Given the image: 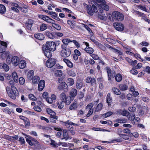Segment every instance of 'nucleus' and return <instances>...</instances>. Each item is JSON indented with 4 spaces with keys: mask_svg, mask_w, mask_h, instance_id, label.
<instances>
[{
    "mask_svg": "<svg viewBox=\"0 0 150 150\" xmlns=\"http://www.w3.org/2000/svg\"><path fill=\"white\" fill-rule=\"evenodd\" d=\"M112 91L117 95H119L120 94V92L119 90L117 88H113L112 89Z\"/></svg>",
    "mask_w": 150,
    "mask_h": 150,
    "instance_id": "nucleus-41",
    "label": "nucleus"
},
{
    "mask_svg": "<svg viewBox=\"0 0 150 150\" xmlns=\"http://www.w3.org/2000/svg\"><path fill=\"white\" fill-rule=\"evenodd\" d=\"M12 63L15 66H17L19 62V59L17 56H14L13 57L12 60Z\"/></svg>",
    "mask_w": 150,
    "mask_h": 150,
    "instance_id": "nucleus-16",
    "label": "nucleus"
},
{
    "mask_svg": "<svg viewBox=\"0 0 150 150\" xmlns=\"http://www.w3.org/2000/svg\"><path fill=\"white\" fill-rule=\"evenodd\" d=\"M54 22H53L52 23H51L52 24V26L54 28H55L57 30H60L61 29V27L60 25H59L56 24L54 23Z\"/></svg>",
    "mask_w": 150,
    "mask_h": 150,
    "instance_id": "nucleus-38",
    "label": "nucleus"
},
{
    "mask_svg": "<svg viewBox=\"0 0 150 150\" xmlns=\"http://www.w3.org/2000/svg\"><path fill=\"white\" fill-rule=\"evenodd\" d=\"M47 25L44 23H42L40 25V29L41 31H43L47 29Z\"/></svg>",
    "mask_w": 150,
    "mask_h": 150,
    "instance_id": "nucleus-46",
    "label": "nucleus"
},
{
    "mask_svg": "<svg viewBox=\"0 0 150 150\" xmlns=\"http://www.w3.org/2000/svg\"><path fill=\"white\" fill-rule=\"evenodd\" d=\"M46 111L47 113L51 116V117L55 119H57V117L56 116V113L50 108H47Z\"/></svg>",
    "mask_w": 150,
    "mask_h": 150,
    "instance_id": "nucleus-15",
    "label": "nucleus"
},
{
    "mask_svg": "<svg viewBox=\"0 0 150 150\" xmlns=\"http://www.w3.org/2000/svg\"><path fill=\"white\" fill-rule=\"evenodd\" d=\"M34 22V21L32 19H28L25 24V28L29 30H31Z\"/></svg>",
    "mask_w": 150,
    "mask_h": 150,
    "instance_id": "nucleus-10",
    "label": "nucleus"
},
{
    "mask_svg": "<svg viewBox=\"0 0 150 150\" xmlns=\"http://www.w3.org/2000/svg\"><path fill=\"white\" fill-rule=\"evenodd\" d=\"M12 76L14 82L17 83L18 81V78L17 73L15 71L13 72Z\"/></svg>",
    "mask_w": 150,
    "mask_h": 150,
    "instance_id": "nucleus-25",
    "label": "nucleus"
},
{
    "mask_svg": "<svg viewBox=\"0 0 150 150\" xmlns=\"http://www.w3.org/2000/svg\"><path fill=\"white\" fill-rule=\"evenodd\" d=\"M19 68L21 69H24L26 65V63L25 61L24 60H21L18 64Z\"/></svg>",
    "mask_w": 150,
    "mask_h": 150,
    "instance_id": "nucleus-24",
    "label": "nucleus"
},
{
    "mask_svg": "<svg viewBox=\"0 0 150 150\" xmlns=\"http://www.w3.org/2000/svg\"><path fill=\"white\" fill-rule=\"evenodd\" d=\"M63 61L69 67L71 68L73 67V65L72 63L69 59L64 58L63 59Z\"/></svg>",
    "mask_w": 150,
    "mask_h": 150,
    "instance_id": "nucleus-23",
    "label": "nucleus"
},
{
    "mask_svg": "<svg viewBox=\"0 0 150 150\" xmlns=\"http://www.w3.org/2000/svg\"><path fill=\"white\" fill-rule=\"evenodd\" d=\"M33 82L34 83H37L40 80V77L37 76H35L32 79Z\"/></svg>",
    "mask_w": 150,
    "mask_h": 150,
    "instance_id": "nucleus-39",
    "label": "nucleus"
},
{
    "mask_svg": "<svg viewBox=\"0 0 150 150\" xmlns=\"http://www.w3.org/2000/svg\"><path fill=\"white\" fill-rule=\"evenodd\" d=\"M68 121H70V120H68L64 122L65 125L66 126V127L69 129H70L71 127L72 126H72L71 124H69Z\"/></svg>",
    "mask_w": 150,
    "mask_h": 150,
    "instance_id": "nucleus-57",
    "label": "nucleus"
},
{
    "mask_svg": "<svg viewBox=\"0 0 150 150\" xmlns=\"http://www.w3.org/2000/svg\"><path fill=\"white\" fill-rule=\"evenodd\" d=\"M65 100L63 102L65 103L67 105H69L71 102V97L69 96H67V98L65 99Z\"/></svg>",
    "mask_w": 150,
    "mask_h": 150,
    "instance_id": "nucleus-36",
    "label": "nucleus"
},
{
    "mask_svg": "<svg viewBox=\"0 0 150 150\" xmlns=\"http://www.w3.org/2000/svg\"><path fill=\"white\" fill-rule=\"evenodd\" d=\"M113 114V112L111 111H109L103 115V116L106 118L111 115Z\"/></svg>",
    "mask_w": 150,
    "mask_h": 150,
    "instance_id": "nucleus-50",
    "label": "nucleus"
},
{
    "mask_svg": "<svg viewBox=\"0 0 150 150\" xmlns=\"http://www.w3.org/2000/svg\"><path fill=\"white\" fill-rule=\"evenodd\" d=\"M83 5L86 9L87 13L91 16H92L94 12L97 13L98 11L97 8L94 5L91 6L90 5L84 4Z\"/></svg>",
    "mask_w": 150,
    "mask_h": 150,
    "instance_id": "nucleus-3",
    "label": "nucleus"
},
{
    "mask_svg": "<svg viewBox=\"0 0 150 150\" xmlns=\"http://www.w3.org/2000/svg\"><path fill=\"white\" fill-rule=\"evenodd\" d=\"M135 115L132 114V115H129V117L128 119L130 120H131L132 121V123L133 124H134L135 123V122L134 121V120H135Z\"/></svg>",
    "mask_w": 150,
    "mask_h": 150,
    "instance_id": "nucleus-40",
    "label": "nucleus"
},
{
    "mask_svg": "<svg viewBox=\"0 0 150 150\" xmlns=\"http://www.w3.org/2000/svg\"><path fill=\"white\" fill-rule=\"evenodd\" d=\"M98 17L99 18L102 20H105L106 19V16L105 14H98Z\"/></svg>",
    "mask_w": 150,
    "mask_h": 150,
    "instance_id": "nucleus-55",
    "label": "nucleus"
},
{
    "mask_svg": "<svg viewBox=\"0 0 150 150\" xmlns=\"http://www.w3.org/2000/svg\"><path fill=\"white\" fill-rule=\"evenodd\" d=\"M0 68L4 69L6 71H8L9 69L8 66L5 63H0Z\"/></svg>",
    "mask_w": 150,
    "mask_h": 150,
    "instance_id": "nucleus-20",
    "label": "nucleus"
},
{
    "mask_svg": "<svg viewBox=\"0 0 150 150\" xmlns=\"http://www.w3.org/2000/svg\"><path fill=\"white\" fill-rule=\"evenodd\" d=\"M112 17L115 20L120 21H122L124 19L123 15L122 13L117 11H114L113 12Z\"/></svg>",
    "mask_w": 150,
    "mask_h": 150,
    "instance_id": "nucleus-5",
    "label": "nucleus"
},
{
    "mask_svg": "<svg viewBox=\"0 0 150 150\" xmlns=\"http://www.w3.org/2000/svg\"><path fill=\"white\" fill-rule=\"evenodd\" d=\"M77 94V91L75 89H72L70 92V97H74Z\"/></svg>",
    "mask_w": 150,
    "mask_h": 150,
    "instance_id": "nucleus-26",
    "label": "nucleus"
},
{
    "mask_svg": "<svg viewBox=\"0 0 150 150\" xmlns=\"http://www.w3.org/2000/svg\"><path fill=\"white\" fill-rule=\"evenodd\" d=\"M136 69V68L133 67L130 71V72L132 74L135 75H137L138 74L137 71L135 69Z\"/></svg>",
    "mask_w": 150,
    "mask_h": 150,
    "instance_id": "nucleus-58",
    "label": "nucleus"
},
{
    "mask_svg": "<svg viewBox=\"0 0 150 150\" xmlns=\"http://www.w3.org/2000/svg\"><path fill=\"white\" fill-rule=\"evenodd\" d=\"M119 135L121 137V138L123 139L126 140H128L129 139V137L127 135L122 134H119Z\"/></svg>",
    "mask_w": 150,
    "mask_h": 150,
    "instance_id": "nucleus-48",
    "label": "nucleus"
},
{
    "mask_svg": "<svg viewBox=\"0 0 150 150\" xmlns=\"http://www.w3.org/2000/svg\"><path fill=\"white\" fill-rule=\"evenodd\" d=\"M7 92L9 96L13 99H16V97L18 96V93L16 88L13 86H11L10 90H8L6 89Z\"/></svg>",
    "mask_w": 150,
    "mask_h": 150,
    "instance_id": "nucleus-1",
    "label": "nucleus"
},
{
    "mask_svg": "<svg viewBox=\"0 0 150 150\" xmlns=\"http://www.w3.org/2000/svg\"><path fill=\"white\" fill-rule=\"evenodd\" d=\"M83 43L86 46L85 48V51L87 53L91 54L94 52L93 49L91 47H89V44L86 42H84Z\"/></svg>",
    "mask_w": 150,
    "mask_h": 150,
    "instance_id": "nucleus-13",
    "label": "nucleus"
},
{
    "mask_svg": "<svg viewBox=\"0 0 150 150\" xmlns=\"http://www.w3.org/2000/svg\"><path fill=\"white\" fill-rule=\"evenodd\" d=\"M12 57V55L9 54L7 57L6 62L8 64H10L11 63Z\"/></svg>",
    "mask_w": 150,
    "mask_h": 150,
    "instance_id": "nucleus-37",
    "label": "nucleus"
},
{
    "mask_svg": "<svg viewBox=\"0 0 150 150\" xmlns=\"http://www.w3.org/2000/svg\"><path fill=\"white\" fill-rule=\"evenodd\" d=\"M45 81L43 80H41L39 82L38 85V89L39 91H42L45 87Z\"/></svg>",
    "mask_w": 150,
    "mask_h": 150,
    "instance_id": "nucleus-18",
    "label": "nucleus"
},
{
    "mask_svg": "<svg viewBox=\"0 0 150 150\" xmlns=\"http://www.w3.org/2000/svg\"><path fill=\"white\" fill-rule=\"evenodd\" d=\"M28 96L29 99L30 100L33 101H36V98L33 94H30Z\"/></svg>",
    "mask_w": 150,
    "mask_h": 150,
    "instance_id": "nucleus-54",
    "label": "nucleus"
},
{
    "mask_svg": "<svg viewBox=\"0 0 150 150\" xmlns=\"http://www.w3.org/2000/svg\"><path fill=\"white\" fill-rule=\"evenodd\" d=\"M46 36L49 38L53 39L55 38V33H51L49 31H47L45 32Z\"/></svg>",
    "mask_w": 150,
    "mask_h": 150,
    "instance_id": "nucleus-22",
    "label": "nucleus"
},
{
    "mask_svg": "<svg viewBox=\"0 0 150 150\" xmlns=\"http://www.w3.org/2000/svg\"><path fill=\"white\" fill-rule=\"evenodd\" d=\"M67 74L69 76L74 77L76 76L75 73L71 70H69L67 71Z\"/></svg>",
    "mask_w": 150,
    "mask_h": 150,
    "instance_id": "nucleus-53",
    "label": "nucleus"
},
{
    "mask_svg": "<svg viewBox=\"0 0 150 150\" xmlns=\"http://www.w3.org/2000/svg\"><path fill=\"white\" fill-rule=\"evenodd\" d=\"M39 17L42 20L45 21L47 23H52L54 22L55 21L50 18L48 16H46L43 15H39Z\"/></svg>",
    "mask_w": 150,
    "mask_h": 150,
    "instance_id": "nucleus-12",
    "label": "nucleus"
},
{
    "mask_svg": "<svg viewBox=\"0 0 150 150\" xmlns=\"http://www.w3.org/2000/svg\"><path fill=\"white\" fill-rule=\"evenodd\" d=\"M74 80L71 78H69L68 79V83L70 86H72L74 83Z\"/></svg>",
    "mask_w": 150,
    "mask_h": 150,
    "instance_id": "nucleus-49",
    "label": "nucleus"
},
{
    "mask_svg": "<svg viewBox=\"0 0 150 150\" xmlns=\"http://www.w3.org/2000/svg\"><path fill=\"white\" fill-rule=\"evenodd\" d=\"M26 136L27 137L26 139V141L30 145L32 146L34 145V143L33 142H38L36 139L28 135H26Z\"/></svg>",
    "mask_w": 150,
    "mask_h": 150,
    "instance_id": "nucleus-11",
    "label": "nucleus"
},
{
    "mask_svg": "<svg viewBox=\"0 0 150 150\" xmlns=\"http://www.w3.org/2000/svg\"><path fill=\"white\" fill-rule=\"evenodd\" d=\"M9 52L8 51H6L2 52L1 55V57L3 59H5L6 57L9 54Z\"/></svg>",
    "mask_w": 150,
    "mask_h": 150,
    "instance_id": "nucleus-35",
    "label": "nucleus"
},
{
    "mask_svg": "<svg viewBox=\"0 0 150 150\" xmlns=\"http://www.w3.org/2000/svg\"><path fill=\"white\" fill-rule=\"evenodd\" d=\"M56 60L51 58L47 60L46 63V66L48 68H51L53 67L56 63Z\"/></svg>",
    "mask_w": 150,
    "mask_h": 150,
    "instance_id": "nucleus-8",
    "label": "nucleus"
},
{
    "mask_svg": "<svg viewBox=\"0 0 150 150\" xmlns=\"http://www.w3.org/2000/svg\"><path fill=\"white\" fill-rule=\"evenodd\" d=\"M78 107V104L77 103L74 102L72 103L69 107V109L71 110H75Z\"/></svg>",
    "mask_w": 150,
    "mask_h": 150,
    "instance_id": "nucleus-31",
    "label": "nucleus"
},
{
    "mask_svg": "<svg viewBox=\"0 0 150 150\" xmlns=\"http://www.w3.org/2000/svg\"><path fill=\"white\" fill-rule=\"evenodd\" d=\"M113 25L115 29L118 31H121L124 30V26L121 23H115Z\"/></svg>",
    "mask_w": 150,
    "mask_h": 150,
    "instance_id": "nucleus-9",
    "label": "nucleus"
},
{
    "mask_svg": "<svg viewBox=\"0 0 150 150\" xmlns=\"http://www.w3.org/2000/svg\"><path fill=\"white\" fill-rule=\"evenodd\" d=\"M34 37L39 40H42L44 38V35L41 33H38L34 34Z\"/></svg>",
    "mask_w": 150,
    "mask_h": 150,
    "instance_id": "nucleus-21",
    "label": "nucleus"
},
{
    "mask_svg": "<svg viewBox=\"0 0 150 150\" xmlns=\"http://www.w3.org/2000/svg\"><path fill=\"white\" fill-rule=\"evenodd\" d=\"M25 79L22 77H20L19 79V82L20 84L23 85L25 82Z\"/></svg>",
    "mask_w": 150,
    "mask_h": 150,
    "instance_id": "nucleus-61",
    "label": "nucleus"
},
{
    "mask_svg": "<svg viewBox=\"0 0 150 150\" xmlns=\"http://www.w3.org/2000/svg\"><path fill=\"white\" fill-rule=\"evenodd\" d=\"M119 88L120 90L125 91L127 89V86L125 84H121L119 85Z\"/></svg>",
    "mask_w": 150,
    "mask_h": 150,
    "instance_id": "nucleus-42",
    "label": "nucleus"
},
{
    "mask_svg": "<svg viewBox=\"0 0 150 150\" xmlns=\"http://www.w3.org/2000/svg\"><path fill=\"white\" fill-rule=\"evenodd\" d=\"M50 50H47L45 49V50L44 51V53L45 55L47 58H50L51 57L52 54Z\"/></svg>",
    "mask_w": 150,
    "mask_h": 150,
    "instance_id": "nucleus-28",
    "label": "nucleus"
},
{
    "mask_svg": "<svg viewBox=\"0 0 150 150\" xmlns=\"http://www.w3.org/2000/svg\"><path fill=\"white\" fill-rule=\"evenodd\" d=\"M62 71L61 70H57L56 71L55 74L56 76L58 77H60L62 75Z\"/></svg>",
    "mask_w": 150,
    "mask_h": 150,
    "instance_id": "nucleus-52",
    "label": "nucleus"
},
{
    "mask_svg": "<svg viewBox=\"0 0 150 150\" xmlns=\"http://www.w3.org/2000/svg\"><path fill=\"white\" fill-rule=\"evenodd\" d=\"M86 81L87 83H91V84L93 85V84L95 83L96 80L94 78H92L91 76H89L86 78Z\"/></svg>",
    "mask_w": 150,
    "mask_h": 150,
    "instance_id": "nucleus-17",
    "label": "nucleus"
},
{
    "mask_svg": "<svg viewBox=\"0 0 150 150\" xmlns=\"http://www.w3.org/2000/svg\"><path fill=\"white\" fill-rule=\"evenodd\" d=\"M108 74V80L110 81L112 78H114L115 75V72L114 71H111L109 67H106Z\"/></svg>",
    "mask_w": 150,
    "mask_h": 150,
    "instance_id": "nucleus-7",
    "label": "nucleus"
},
{
    "mask_svg": "<svg viewBox=\"0 0 150 150\" xmlns=\"http://www.w3.org/2000/svg\"><path fill=\"white\" fill-rule=\"evenodd\" d=\"M67 85L65 83H62L60 84L58 86V88L59 90L64 89L67 88Z\"/></svg>",
    "mask_w": 150,
    "mask_h": 150,
    "instance_id": "nucleus-27",
    "label": "nucleus"
},
{
    "mask_svg": "<svg viewBox=\"0 0 150 150\" xmlns=\"http://www.w3.org/2000/svg\"><path fill=\"white\" fill-rule=\"evenodd\" d=\"M63 103V102H58V103L57 104V106L58 108L60 109H62L64 107V104Z\"/></svg>",
    "mask_w": 150,
    "mask_h": 150,
    "instance_id": "nucleus-59",
    "label": "nucleus"
},
{
    "mask_svg": "<svg viewBox=\"0 0 150 150\" xmlns=\"http://www.w3.org/2000/svg\"><path fill=\"white\" fill-rule=\"evenodd\" d=\"M67 98V96H66L65 93H62L60 95V98L61 100L63 102L64 100H65V99Z\"/></svg>",
    "mask_w": 150,
    "mask_h": 150,
    "instance_id": "nucleus-45",
    "label": "nucleus"
},
{
    "mask_svg": "<svg viewBox=\"0 0 150 150\" xmlns=\"http://www.w3.org/2000/svg\"><path fill=\"white\" fill-rule=\"evenodd\" d=\"M116 122L120 123H125L127 122V120L124 118L122 119H117V120Z\"/></svg>",
    "mask_w": 150,
    "mask_h": 150,
    "instance_id": "nucleus-47",
    "label": "nucleus"
},
{
    "mask_svg": "<svg viewBox=\"0 0 150 150\" xmlns=\"http://www.w3.org/2000/svg\"><path fill=\"white\" fill-rule=\"evenodd\" d=\"M46 50L54 51L56 49V47L54 44V42L53 41L47 42L46 45Z\"/></svg>",
    "mask_w": 150,
    "mask_h": 150,
    "instance_id": "nucleus-6",
    "label": "nucleus"
},
{
    "mask_svg": "<svg viewBox=\"0 0 150 150\" xmlns=\"http://www.w3.org/2000/svg\"><path fill=\"white\" fill-rule=\"evenodd\" d=\"M60 55L63 57H67L69 56L71 54V51L70 48H67L64 45H62Z\"/></svg>",
    "mask_w": 150,
    "mask_h": 150,
    "instance_id": "nucleus-2",
    "label": "nucleus"
},
{
    "mask_svg": "<svg viewBox=\"0 0 150 150\" xmlns=\"http://www.w3.org/2000/svg\"><path fill=\"white\" fill-rule=\"evenodd\" d=\"M103 107V104L101 103L99 104L97 106L96 108L95 111L96 112H98Z\"/></svg>",
    "mask_w": 150,
    "mask_h": 150,
    "instance_id": "nucleus-51",
    "label": "nucleus"
},
{
    "mask_svg": "<svg viewBox=\"0 0 150 150\" xmlns=\"http://www.w3.org/2000/svg\"><path fill=\"white\" fill-rule=\"evenodd\" d=\"M83 85V83L82 80H78L77 81L76 83V87L78 89H80L82 87Z\"/></svg>",
    "mask_w": 150,
    "mask_h": 150,
    "instance_id": "nucleus-19",
    "label": "nucleus"
},
{
    "mask_svg": "<svg viewBox=\"0 0 150 150\" xmlns=\"http://www.w3.org/2000/svg\"><path fill=\"white\" fill-rule=\"evenodd\" d=\"M138 8L140 9L148 12L146 8V6L139 5L138 6Z\"/></svg>",
    "mask_w": 150,
    "mask_h": 150,
    "instance_id": "nucleus-56",
    "label": "nucleus"
},
{
    "mask_svg": "<svg viewBox=\"0 0 150 150\" xmlns=\"http://www.w3.org/2000/svg\"><path fill=\"white\" fill-rule=\"evenodd\" d=\"M112 98L110 97V93H108L107 96L106 101L109 105H110V103L112 102Z\"/></svg>",
    "mask_w": 150,
    "mask_h": 150,
    "instance_id": "nucleus-34",
    "label": "nucleus"
},
{
    "mask_svg": "<svg viewBox=\"0 0 150 150\" xmlns=\"http://www.w3.org/2000/svg\"><path fill=\"white\" fill-rule=\"evenodd\" d=\"M122 112L121 115L124 116H127L129 114V112L126 110H122Z\"/></svg>",
    "mask_w": 150,
    "mask_h": 150,
    "instance_id": "nucleus-60",
    "label": "nucleus"
},
{
    "mask_svg": "<svg viewBox=\"0 0 150 150\" xmlns=\"http://www.w3.org/2000/svg\"><path fill=\"white\" fill-rule=\"evenodd\" d=\"M67 23L71 28H74V24H75V22L74 21L68 20L67 21Z\"/></svg>",
    "mask_w": 150,
    "mask_h": 150,
    "instance_id": "nucleus-44",
    "label": "nucleus"
},
{
    "mask_svg": "<svg viewBox=\"0 0 150 150\" xmlns=\"http://www.w3.org/2000/svg\"><path fill=\"white\" fill-rule=\"evenodd\" d=\"M3 110V112H4L8 114L9 115H10L11 113V112L7 108H4Z\"/></svg>",
    "mask_w": 150,
    "mask_h": 150,
    "instance_id": "nucleus-63",
    "label": "nucleus"
},
{
    "mask_svg": "<svg viewBox=\"0 0 150 150\" xmlns=\"http://www.w3.org/2000/svg\"><path fill=\"white\" fill-rule=\"evenodd\" d=\"M112 50L113 52L115 53L118 54L119 55H121L122 54V52L121 51L115 49L114 48H112Z\"/></svg>",
    "mask_w": 150,
    "mask_h": 150,
    "instance_id": "nucleus-43",
    "label": "nucleus"
},
{
    "mask_svg": "<svg viewBox=\"0 0 150 150\" xmlns=\"http://www.w3.org/2000/svg\"><path fill=\"white\" fill-rule=\"evenodd\" d=\"M115 77L116 81L117 82L121 81L122 79V75L119 73L116 74Z\"/></svg>",
    "mask_w": 150,
    "mask_h": 150,
    "instance_id": "nucleus-29",
    "label": "nucleus"
},
{
    "mask_svg": "<svg viewBox=\"0 0 150 150\" xmlns=\"http://www.w3.org/2000/svg\"><path fill=\"white\" fill-rule=\"evenodd\" d=\"M128 110L131 112H134L136 110V108L134 107H129Z\"/></svg>",
    "mask_w": 150,
    "mask_h": 150,
    "instance_id": "nucleus-64",
    "label": "nucleus"
},
{
    "mask_svg": "<svg viewBox=\"0 0 150 150\" xmlns=\"http://www.w3.org/2000/svg\"><path fill=\"white\" fill-rule=\"evenodd\" d=\"M62 41L63 43V44L62 45H64L65 46H67L68 44L70 42H72V41L68 38H64L63 39Z\"/></svg>",
    "mask_w": 150,
    "mask_h": 150,
    "instance_id": "nucleus-32",
    "label": "nucleus"
},
{
    "mask_svg": "<svg viewBox=\"0 0 150 150\" xmlns=\"http://www.w3.org/2000/svg\"><path fill=\"white\" fill-rule=\"evenodd\" d=\"M99 2L100 3L99 6L100 8H99V12L100 13L103 12V10L106 11H108L110 8L109 6L106 4V2L105 0H100Z\"/></svg>",
    "mask_w": 150,
    "mask_h": 150,
    "instance_id": "nucleus-4",
    "label": "nucleus"
},
{
    "mask_svg": "<svg viewBox=\"0 0 150 150\" xmlns=\"http://www.w3.org/2000/svg\"><path fill=\"white\" fill-rule=\"evenodd\" d=\"M62 136L63 137L61 139L62 140L64 139L65 140L67 141L68 139H71V137L69 135L67 130L65 129L63 131Z\"/></svg>",
    "mask_w": 150,
    "mask_h": 150,
    "instance_id": "nucleus-14",
    "label": "nucleus"
},
{
    "mask_svg": "<svg viewBox=\"0 0 150 150\" xmlns=\"http://www.w3.org/2000/svg\"><path fill=\"white\" fill-rule=\"evenodd\" d=\"M19 141L21 145L24 144L25 143V141L23 137L19 138Z\"/></svg>",
    "mask_w": 150,
    "mask_h": 150,
    "instance_id": "nucleus-62",
    "label": "nucleus"
},
{
    "mask_svg": "<svg viewBox=\"0 0 150 150\" xmlns=\"http://www.w3.org/2000/svg\"><path fill=\"white\" fill-rule=\"evenodd\" d=\"M34 71L33 70H30L28 73L27 74L28 78L30 80H31L33 78L34 76Z\"/></svg>",
    "mask_w": 150,
    "mask_h": 150,
    "instance_id": "nucleus-30",
    "label": "nucleus"
},
{
    "mask_svg": "<svg viewBox=\"0 0 150 150\" xmlns=\"http://www.w3.org/2000/svg\"><path fill=\"white\" fill-rule=\"evenodd\" d=\"M6 11V9L5 6L2 4H0V13L4 14Z\"/></svg>",
    "mask_w": 150,
    "mask_h": 150,
    "instance_id": "nucleus-33",
    "label": "nucleus"
}]
</instances>
